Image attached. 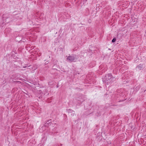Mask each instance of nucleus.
<instances>
[{
  "mask_svg": "<svg viewBox=\"0 0 146 146\" xmlns=\"http://www.w3.org/2000/svg\"><path fill=\"white\" fill-rule=\"evenodd\" d=\"M115 77H113L111 74H108L102 78V81L103 83L106 84L107 85L110 84V82L114 81Z\"/></svg>",
  "mask_w": 146,
  "mask_h": 146,
  "instance_id": "nucleus-1",
  "label": "nucleus"
},
{
  "mask_svg": "<svg viewBox=\"0 0 146 146\" xmlns=\"http://www.w3.org/2000/svg\"><path fill=\"white\" fill-rule=\"evenodd\" d=\"M75 56L70 55L67 57V60L70 62H72L74 61L75 60Z\"/></svg>",
  "mask_w": 146,
  "mask_h": 146,
  "instance_id": "nucleus-2",
  "label": "nucleus"
},
{
  "mask_svg": "<svg viewBox=\"0 0 146 146\" xmlns=\"http://www.w3.org/2000/svg\"><path fill=\"white\" fill-rule=\"evenodd\" d=\"M145 67L144 65L143 64H140L136 67L137 70H143Z\"/></svg>",
  "mask_w": 146,
  "mask_h": 146,
  "instance_id": "nucleus-3",
  "label": "nucleus"
},
{
  "mask_svg": "<svg viewBox=\"0 0 146 146\" xmlns=\"http://www.w3.org/2000/svg\"><path fill=\"white\" fill-rule=\"evenodd\" d=\"M51 120H49L46 121V122L45 123V127H48V126L50 124V123H51Z\"/></svg>",
  "mask_w": 146,
  "mask_h": 146,
  "instance_id": "nucleus-4",
  "label": "nucleus"
},
{
  "mask_svg": "<svg viewBox=\"0 0 146 146\" xmlns=\"http://www.w3.org/2000/svg\"><path fill=\"white\" fill-rule=\"evenodd\" d=\"M66 111H68V112H74V111L70 109H66Z\"/></svg>",
  "mask_w": 146,
  "mask_h": 146,
  "instance_id": "nucleus-5",
  "label": "nucleus"
},
{
  "mask_svg": "<svg viewBox=\"0 0 146 146\" xmlns=\"http://www.w3.org/2000/svg\"><path fill=\"white\" fill-rule=\"evenodd\" d=\"M116 40V39L115 38H113V39L112 40V42H114Z\"/></svg>",
  "mask_w": 146,
  "mask_h": 146,
  "instance_id": "nucleus-6",
  "label": "nucleus"
},
{
  "mask_svg": "<svg viewBox=\"0 0 146 146\" xmlns=\"http://www.w3.org/2000/svg\"><path fill=\"white\" fill-rule=\"evenodd\" d=\"M62 144H60L58 145V146H62Z\"/></svg>",
  "mask_w": 146,
  "mask_h": 146,
  "instance_id": "nucleus-7",
  "label": "nucleus"
},
{
  "mask_svg": "<svg viewBox=\"0 0 146 146\" xmlns=\"http://www.w3.org/2000/svg\"><path fill=\"white\" fill-rule=\"evenodd\" d=\"M13 17H15V16L14 15H13Z\"/></svg>",
  "mask_w": 146,
  "mask_h": 146,
  "instance_id": "nucleus-8",
  "label": "nucleus"
},
{
  "mask_svg": "<svg viewBox=\"0 0 146 146\" xmlns=\"http://www.w3.org/2000/svg\"><path fill=\"white\" fill-rule=\"evenodd\" d=\"M17 82H21L20 81H16Z\"/></svg>",
  "mask_w": 146,
  "mask_h": 146,
  "instance_id": "nucleus-9",
  "label": "nucleus"
},
{
  "mask_svg": "<svg viewBox=\"0 0 146 146\" xmlns=\"http://www.w3.org/2000/svg\"><path fill=\"white\" fill-rule=\"evenodd\" d=\"M26 67V66L23 67L24 68H25Z\"/></svg>",
  "mask_w": 146,
  "mask_h": 146,
  "instance_id": "nucleus-10",
  "label": "nucleus"
},
{
  "mask_svg": "<svg viewBox=\"0 0 146 146\" xmlns=\"http://www.w3.org/2000/svg\"><path fill=\"white\" fill-rule=\"evenodd\" d=\"M57 87H58V86H57Z\"/></svg>",
  "mask_w": 146,
  "mask_h": 146,
  "instance_id": "nucleus-11",
  "label": "nucleus"
}]
</instances>
